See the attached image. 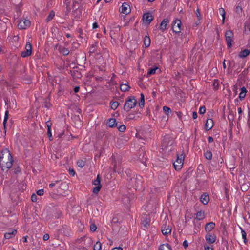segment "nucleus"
<instances>
[{
  "mask_svg": "<svg viewBox=\"0 0 250 250\" xmlns=\"http://www.w3.org/2000/svg\"><path fill=\"white\" fill-rule=\"evenodd\" d=\"M87 242L90 245L92 243V240L91 238H88L87 239Z\"/></svg>",
  "mask_w": 250,
  "mask_h": 250,
  "instance_id": "60",
  "label": "nucleus"
},
{
  "mask_svg": "<svg viewBox=\"0 0 250 250\" xmlns=\"http://www.w3.org/2000/svg\"><path fill=\"white\" fill-rule=\"evenodd\" d=\"M219 14L222 17L223 22H224V20H225V14H226V12H225V11L224 9L223 8H220L219 9Z\"/></svg>",
  "mask_w": 250,
  "mask_h": 250,
  "instance_id": "33",
  "label": "nucleus"
},
{
  "mask_svg": "<svg viewBox=\"0 0 250 250\" xmlns=\"http://www.w3.org/2000/svg\"><path fill=\"white\" fill-rule=\"evenodd\" d=\"M55 16V13L53 11H51L49 15L47 16L46 20L47 22L50 21Z\"/></svg>",
  "mask_w": 250,
  "mask_h": 250,
  "instance_id": "36",
  "label": "nucleus"
},
{
  "mask_svg": "<svg viewBox=\"0 0 250 250\" xmlns=\"http://www.w3.org/2000/svg\"><path fill=\"white\" fill-rule=\"evenodd\" d=\"M93 184L96 186H101L99 175H98L97 179L93 181Z\"/></svg>",
  "mask_w": 250,
  "mask_h": 250,
  "instance_id": "38",
  "label": "nucleus"
},
{
  "mask_svg": "<svg viewBox=\"0 0 250 250\" xmlns=\"http://www.w3.org/2000/svg\"><path fill=\"white\" fill-rule=\"evenodd\" d=\"M32 47L31 43L29 42H26L25 50L22 51L21 56L23 58H25L30 56L32 54Z\"/></svg>",
  "mask_w": 250,
  "mask_h": 250,
  "instance_id": "5",
  "label": "nucleus"
},
{
  "mask_svg": "<svg viewBox=\"0 0 250 250\" xmlns=\"http://www.w3.org/2000/svg\"><path fill=\"white\" fill-rule=\"evenodd\" d=\"M206 112V108L205 106L200 107L199 111V113L201 114H203Z\"/></svg>",
  "mask_w": 250,
  "mask_h": 250,
  "instance_id": "42",
  "label": "nucleus"
},
{
  "mask_svg": "<svg viewBox=\"0 0 250 250\" xmlns=\"http://www.w3.org/2000/svg\"><path fill=\"white\" fill-rule=\"evenodd\" d=\"M232 90L234 92L235 94L236 95L237 94V86L234 85L232 88Z\"/></svg>",
  "mask_w": 250,
  "mask_h": 250,
  "instance_id": "54",
  "label": "nucleus"
},
{
  "mask_svg": "<svg viewBox=\"0 0 250 250\" xmlns=\"http://www.w3.org/2000/svg\"><path fill=\"white\" fill-rule=\"evenodd\" d=\"M85 164V162L82 160H78L77 162V165L78 166L81 168L83 167Z\"/></svg>",
  "mask_w": 250,
  "mask_h": 250,
  "instance_id": "35",
  "label": "nucleus"
},
{
  "mask_svg": "<svg viewBox=\"0 0 250 250\" xmlns=\"http://www.w3.org/2000/svg\"><path fill=\"white\" fill-rule=\"evenodd\" d=\"M157 70L160 71V69L158 67H155L154 68H151L149 69L147 72V75H151L155 74Z\"/></svg>",
  "mask_w": 250,
  "mask_h": 250,
  "instance_id": "24",
  "label": "nucleus"
},
{
  "mask_svg": "<svg viewBox=\"0 0 250 250\" xmlns=\"http://www.w3.org/2000/svg\"><path fill=\"white\" fill-rule=\"evenodd\" d=\"M119 31H120V28L118 26L115 28V31H116L117 32V33H116L113 30H111L110 31V36H111V38L112 39L115 38L116 37V35H118V32Z\"/></svg>",
  "mask_w": 250,
  "mask_h": 250,
  "instance_id": "25",
  "label": "nucleus"
},
{
  "mask_svg": "<svg viewBox=\"0 0 250 250\" xmlns=\"http://www.w3.org/2000/svg\"><path fill=\"white\" fill-rule=\"evenodd\" d=\"M57 182H58V181H56L55 183H52L50 184L49 187L51 188H53L55 186V185H56V183Z\"/></svg>",
  "mask_w": 250,
  "mask_h": 250,
  "instance_id": "56",
  "label": "nucleus"
},
{
  "mask_svg": "<svg viewBox=\"0 0 250 250\" xmlns=\"http://www.w3.org/2000/svg\"><path fill=\"white\" fill-rule=\"evenodd\" d=\"M119 105V103L118 102H113L111 105V107L112 109L115 110L117 109Z\"/></svg>",
  "mask_w": 250,
  "mask_h": 250,
  "instance_id": "39",
  "label": "nucleus"
},
{
  "mask_svg": "<svg viewBox=\"0 0 250 250\" xmlns=\"http://www.w3.org/2000/svg\"><path fill=\"white\" fill-rule=\"evenodd\" d=\"M150 222V219L146 217L143 218L142 220V224L146 227H147L149 225Z\"/></svg>",
  "mask_w": 250,
  "mask_h": 250,
  "instance_id": "26",
  "label": "nucleus"
},
{
  "mask_svg": "<svg viewBox=\"0 0 250 250\" xmlns=\"http://www.w3.org/2000/svg\"><path fill=\"white\" fill-rule=\"evenodd\" d=\"M13 160L12 155L7 149L2 150L0 153V166L3 170L11 167Z\"/></svg>",
  "mask_w": 250,
  "mask_h": 250,
  "instance_id": "1",
  "label": "nucleus"
},
{
  "mask_svg": "<svg viewBox=\"0 0 250 250\" xmlns=\"http://www.w3.org/2000/svg\"><path fill=\"white\" fill-rule=\"evenodd\" d=\"M213 126V121L211 119H208L206 121L205 124V129L207 130L211 129Z\"/></svg>",
  "mask_w": 250,
  "mask_h": 250,
  "instance_id": "14",
  "label": "nucleus"
},
{
  "mask_svg": "<svg viewBox=\"0 0 250 250\" xmlns=\"http://www.w3.org/2000/svg\"><path fill=\"white\" fill-rule=\"evenodd\" d=\"M174 143V139L169 135H166L163 139L162 144V149L164 150H171V146Z\"/></svg>",
  "mask_w": 250,
  "mask_h": 250,
  "instance_id": "2",
  "label": "nucleus"
},
{
  "mask_svg": "<svg viewBox=\"0 0 250 250\" xmlns=\"http://www.w3.org/2000/svg\"><path fill=\"white\" fill-rule=\"evenodd\" d=\"M183 245L185 248H187L188 246V243L187 240H185L183 243Z\"/></svg>",
  "mask_w": 250,
  "mask_h": 250,
  "instance_id": "48",
  "label": "nucleus"
},
{
  "mask_svg": "<svg viewBox=\"0 0 250 250\" xmlns=\"http://www.w3.org/2000/svg\"><path fill=\"white\" fill-rule=\"evenodd\" d=\"M226 41L227 43V46L229 48H231L232 46V42H233L232 38L230 37H225Z\"/></svg>",
  "mask_w": 250,
  "mask_h": 250,
  "instance_id": "30",
  "label": "nucleus"
},
{
  "mask_svg": "<svg viewBox=\"0 0 250 250\" xmlns=\"http://www.w3.org/2000/svg\"><path fill=\"white\" fill-rule=\"evenodd\" d=\"M112 250H122V248H121V247H118V248H114L112 249Z\"/></svg>",
  "mask_w": 250,
  "mask_h": 250,
  "instance_id": "63",
  "label": "nucleus"
},
{
  "mask_svg": "<svg viewBox=\"0 0 250 250\" xmlns=\"http://www.w3.org/2000/svg\"><path fill=\"white\" fill-rule=\"evenodd\" d=\"M238 112L239 114H241L242 112V110L241 107L238 108Z\"/></svg>",
  "mask_w": 250,
  "mask_h": 250,
  "instance_id": "64",
  "label": "nucleus"
},
{
  "mask_svg": "<svg viewBox=\"0 0 250 250\" xmlns=\"http://www.w3.org/2000/svg\"><path fill=\"white\" fill-rule=\"evenodd\" d=\"M235 11L238 14H240L242 12V8L240 6H237L235 8Z\"/></svg>",
  "mask_w": 250,
  "mask_h": 250,
  "instance_id": "45",
  "label": "nucleus"
},
{
  "mask_svg": "<svg viewBox=\"0 0 250 250\" xmlns=\"http://www.w3.org/2000/svg\"><path fill=\"white\" fill-rule=\"evenodd\" d=\"M215 224L213 222L207 223L205 225V230L207 233H209L215 228Z\"/></svg>",
  "mask_w": 250,
  "mask_h": 250,
  "instance_id": "11",
  "label": "nucleus"
},
{
  "mask_svg": "<svg viewBox=\"0 0 250 250\" xmlns=\"http://www.w3.org/2000/svg\"><path fill=\"white\" fill-rule=\"evenodd\" d=\"M205 158L208 160H211L212 157V154L210 150H207L204 153Z\"/></svg>",
  "mask_w": 250,
  "mask_h": 250,
  "instance_id": "27",
  "label": "nucleus"
},
{
  "mask_svg": "<svg viewBox=\"0 0 250 250\" xmlns=\"http://www.w3.org/2000/svg\"><path fill=\"white\" fill-rule=\"evenodd\" d=\"M241 234H242V238L243 239L244 242L246 244L247 242V238H246V236H247L246 232L242 228H241Z\"/></svg>",
  "mask_w": 250,
  "mask_h": 250,
  "instance_id": "37",
  "label": "nucleus"
},
{
  "mask_svg": "<svg viewBox=\"0 0 250 250\" xmlns=\"http://www.w3.org/2000/svg\"><path fill=\"white\" fill-rule=\"evenodd\" d=\"M102 244L100 242L97 241L93 246L94 250H101Z\"/></svg>",
  "mask_w": 250,
  "mask_h": 250,
  "instance_id": "31",
  "label": "nucleus"
},
{
  "mask_svg": "<svg viewBox=\"0 0 250 250\" xmlns=\"http://www.w3.org/2000/svg\"><path fill=\"white\" fill-rule=\"evenodd\" d=\"M205 218V213L203 211L200 210L196 214V218L198 220H201Z\"/></svg>",
  "mask_w": 250,
  "mask_h": 250,
  "instance_id": "23",
  "label": "nucleus"
},
{
  "mask_svg": "<svg viewBox=\"0 0 250 250\" xmlns=\"http://www.w3.org/2000/svg\"><path fill=\"white\" fill-rule=\"evenodd\" d=\"M200 200L203 204L206 205L208 203L209 201V197L208 195L204 194L201 195L200 197Z\"/></svg>",
  "mask_w": 250,
  "mask_h": 250,
  "instance_id": "15",
  "label": "nucleus"
},
{
  "mask_svg": "<svg viewBox=\"0 0 250 250\" xmlns=\"http://www.w3.org/2000/svg\"><path fill=\"white\" fill-rule=\"evenodd\" d=\"M171 229L169 226H164L162 228V232L164 235H167L171 232Z\"/></svg>",
  "mask_w": 250,
  "mask_h": 250,
  "instance_id": "19",
  "label": "nucleus"
},
{
  "mask_svg": "<svg viewBox=\"0 0 250 250\" xmlns=\"http://www.w3.org/2000/svg\"><path fill=\"white\" fill-rule=\"evenodd\" d=\"M125 128H126V127L125 125H120L119 128H118V130L120 131V132H124L125 130Z\"/></svg>",
  "mask_w": 250,
  "mask_h": 250,
  "instance_id": "44",
  "label": "nucleus"
},
{
  "mask_svg": "<svg viewBox=\"0 0 250 250\" xmlns=\"http://www.w3.org/2000/svg\"><path fill=\"white\" fill-rule=\"evenodd\" d=\"M47 134L49 136V140H52L53 138L51 132V127H49L48 128H47Z\"/></svg>",
  "mask_w": 250,
  "mask_h": 250,
  "instance_id": "43",
  "label": "nucleus"
},
{
  "mask_svg": "<svg viewBox=\"0 0 250 250\" xmlns=\"http://www.w3.org/2000/svg\"><path fill=\"white\" fill-rule=\"evenodd\" d=\"M250 53V51L248 49H245L241 51L239 54L240 58H245L248 56Z\"/></svg>",
  "mask_w": 250,
  "mask_h": 250,
  "instance_id": "17",
  "label": "nucleus"
},
{
  "mask_svg": "<svg viewBox=\"0 0 250 250\" xmlns=\"http://www.w3.org/2000/svg\"><path fill=\"white\" fill-rule=\"evenodd\" d=\"M22 241L23 242L26 243L27 241V236H24L22 238Z\"/></svg>",
  "mask_w": 250,
  "mask_h": 250,
  "instance_id": "62",
  "label": "nucleus"
},
{
  "mask_svg": "<svg viewBox=\"0 0 250 250\" xmlns=\"http://www.w3.org/2000/svg\"><path fill=\"white\" fill-rule=\"evenodd\" d=\"M79 89H80V87L79 86H76L74 89V91L75 93L78 92L79 90Z\"/></svg>",
  "mask_w": 250,
  "mask_h": 250,
  "instance_id": "59",
  "label": "nucleus"
},
{
  "mask_svg": "<svg viewBox=\"0 0 250 250\" xmlns=\"http://www.w3.org/2000/svg\"><path fill=\"white\" fill-rule=\"evenodd\" d=\"M137 104V100L134 97H129L126 100L124 109L126 112H129L134 108Z\"/></svg>",
  "mask_w": 250,
  "mask_h": 250,
  "instance_id": "3",
  "label": "nucleus"
},
{
  "mask_svg": "<svg viewBox=\"0 0 250 250\" xmlns=\"http://www.w3.org/2000/svg\"><path fill=\"white\" fill-rule=\"evenodd\" d=\"M169 23V20L167 18L164 19L161 22L160 26V29L162 31H164L167 28V25Z\"/></svg>",
  "mask_w": 250,
  "mask_h": 250,
  "instance_id": "12",
  "label": "nucleus"
},
{
  "mask_svg": "<svg viewBox=\"0 0 250 250\" xmlns=\"http://www.w3.org/2000/svg\"><path fill=\"white\" fill-rule=\"evenodd\" d=\"M43 238L44 240H47L49 238V235L48 234H45L44 235Z\"/></svg>",
  "mask_w": 250,
  "mask_h": 250,
  "instance_id": "53",
  "label": "nucleus"
},
{
  "mask_svg": "<svg viewBox=\"0 0 250 250\" xmlns=\"http://www.w3.org/2000/svg\"><path fill=\"white\" fill-rule=\"evenodd\" d=\"M93 28H97L98 27V23L97 22H94L92 25Z\"/></svg>",
  "mask_w": 250,
  "mask_h": 250,
  "instance_id": "57",
  "label": "nucleus"
},
{
  "mask_svg": "<svg viewBox=\"0 0 250 250\" xmlns=\"http://www.w3.org/2000/svg\"><path fill=\"white\" fill-rule=\"evenodd\" d=\"M205 237L206 241L209 244L214 243L216 240V235L215 234L208 233Z\"/></svg>",
  "mask_w": 250,
  "mask_h": 250,
  "instance_id": "8",
  "label": "nucleus"
},
{
  "mask_svg": "<svg viewBox=\"0 0 250 250\" xmlns=\"http://www.w3.org/2000/svg\"><path fill=\"white\" fill-rule=\"evenodd\" d=\"M69 174L72 176H74L75 174V171L73 169L70 168L69 169Z\"/></svg>",
  "mask_w": 250,
  "mask_h": 250,
  "instance_id": "52",
  "label": "nucleus"
},
{
  "mask_svg": "<svg viewBox=\"0 0 250 250\" xmlns=\"http://www.w3.org/2000/svg\"><path fill=\"white\" fill-rule=\"evenodd\" d=\"M16 233L17 230L16 229L9 230L5 233L4 237L6 239H10L13 237Z\"/></svg>",
  "mask_w": 250,
  "mask_h": 250,
  "instance_id": "13",
  "label": "nucleus"
},
{
  "mask_svg": "<svg viewBox=\"0 0 250 250\" xmlns=\"http://www.w3.org/2000/svg\"><path fill=\"white\" fill-rule=\"evenodd\" d=\"M130 87L127 84H122L120 85V89L122 91L125 92L128 91Z\"/></svg>",
  "mask_w": 250,
  "mask_h": 250,
  "instance_id": "28",
  "label": "nucleus"
},
{
  "mask_svg": "<svg viewBox=\"0 0 250 250\" xmlns=\"http://www.w3.org/2000/svg\"><path fill=\"white\" fill-rule=\"evenodd\" d=\"M233 33L231 30H228L226 32L225 37L233 38Z\"/></svg>",
  "mask_w": 250,
  "mask_h": 250,
  "instance_id": "40",
  "label": "nucleus"
},
{
  "mask_svg": "<svg viewBox=\"0 0 250 250\" xmlns=\"http://www.w3.org/2000/svg\"><path fill=\"white\" fill-rule=\"evenodd\" d=\"M107 125L110 127H114L117 125L116 121L114 118H110L108 120Z\"/></svg>",
  "mask_w": 250,
  "mask_h": 250,
  "instance_id": "18",
  "label": "nucleus"
},
{
  "mask_svg": "<svg viewBox=\"0 0 250 250\" xmlns=\"http://www.w3.org/2000/svg\"><path fill=\"white\" fill-rule=\"evenodd\" d=\"M145 104V97L143 93L141 94V100L140 102L139 103V105L140 107H143Z\"/></svg>",
  "mask_w": 250,
  "mask_h": 250,
  "instance_id": "32",
  "label": "nucleus"
},
{
  "mask_svg": "<svg viewBox=\"0 0 250 250\" xmlns=\"http://www.w3.org/2000/svg\"><path fill=\"white\" fill-rule=\"evenodd\" d=\"M82 1V0H74L73 4L74 5V6L75 7L76 4H78L79 3H81V2Z\"/></svg>",
  "mask_w": 250,
  "mask_h": 250,
  "instance_id": "55",
  "label": "nucleus"
},
{
  "mask_svg": "<svg viewBox=\"0 0 250 250\" xmlns=\"http://www.w3.org/2000/svg\"><path fill=\"white\" fill-rule=\"evenodd\" d=\"M150 39L149 37L145 36L144 38V44L146 47H148L150 45Z\"/></svg>",
  "mask_w": 250,
  "mask_h": 250,
  "instance_id": "21",
  "label": "nucleus"
},
{
  "mask_svg": "<svg viewBox=\"0 0 250 250\" xmlns=\"http://www.w3.org/2000/svg\"><path fill=\"white\" fill-rule=\"evenodd\" d=\"M43 193H44V191H43V189H39L37 191V194L39 196L42 195L43 194Z\"/></svg>",
  "mask_w": 250,
  "mask_h": 250,
  "instance_id": "46",
  "label": "nucleus"
},
{
  "mask_svg": "<svg viewBox=\"0 0 250 250\" xmlns=\"http://www.w3.org/2000/svg\"><path fill=\"white\" fill-rule=\"evenodd\" d=\"M182 24L180 20L176 19L172 23V30L176 33H180L182 30Z\"/></svg>",
  "mask_w": 250,
  "mask_h": 250,
  "instance_id": "6",
  "label": "nucleus"
},
{
  "mask_svg": "<svg viewBox=\"0 0 250 250\" xmlns=\"http://www.w3.org/2000/svg\"><path fill=\"white\" fill-rule=\"evenodd\" d=\"M30 25V21L28 20L22 19L19 21L18 28L20 29H25Z\"/></svg>",
  "mask_w": 250,
  "mask_h": 250,
  "instance_id": "7",
  "label": "nucleus"
},
{
  "mask_svg": "<svg viewBox=\"0 0 250 250\" xmlns=\"http://www.w3.org/2000/svg\"><path fill=\"white\" fill-rule=\"evenodd\" d=\"M8 116H9L8 111L6 110L5 111V112L4 120H3V126H4V129L5 130V132H6V123H7V120L8 119Z\"/></svg>",
  "mask_w": 250,
  "mask_h": 250,
  "instance_id": "22",
  "label": "nucleus"
},
{
  "mask_svg": "<svg viewBox=\"0 0 250 250\" xmlns=\"http://www.w3.org/2000/svg\"><path fill=\"white\" fill-rule=\"evenodd\" d=\"M247 92V91L245 87L243 86L241 88V92L240 93L239 95V98L240 100H242L243 99H244L246 95Z\"/></svg>",
  "mask_w": 250,
  "mask_h": 250,
  "instance_id": "16",
  "label": "nucleus"
},
{
  "mask_svg": "<svg viewBox=\"0 0 250 250\" xmlns=\"http://www.w3.org/2000/svg\"><path fill=\"white\" fill-rule=\"evenodd\" d=\"M205 250H213V248L212 247L208 246H204Z\"/></svg>",
  "mask_w": 250,
  "mask_h": 250,
  "instance_id": "51",
  "label": "nucleus"
},
{
  "mask_svg": "<svg viewBox=\"0 0 250 250\" xmlns=\"http://www.w3.org/2000/svg\"><path fill=\"white\" fill-rule=\"evenodd\" d=\"M193 118L194 119H195L197 118V114L196 112H193Z\"/></svg>",
  "mask_w": 250,
  "mask_h": 250,
  "instance_id": "61",
  "label": "nucleus"
},
{
  "mask_svg": "<svg viewBox=\"0 0 250 250\" xmlns=\"http://www.w3.org/2000/svg\"><path fill=\"white\" fill-rule=\"evenodd\" d=\"M142 20L144 22L149 24L153 20V16L150 13H146L143 16Z\"/></svg>",
  "mask_w": 250,
  "mask_h": 250,
  "instance_id": "9",
  "label": "nucleus"
},
{
  "mask_svg": "<svg viewBox=\"0 0 250 250\" xmlns=\"http://www.w3.org/2000/svg\"><path fill=\"white\" fill-rule=\"evenodd\" d=\"M208 141L209 143L212 142L213 141V138L211 136H209L208 137Z\"/></svg>",
  "mask_w": 250,
  "mask_h": 250,
  "instance_id": "58",
  "label": "nucleus"
},
{
  "mask_svg": "<svg viewBox=\"0 0 250 250\" xmlns=\"http://www.w3.org/2000/svg\"><path fill=\"white\" fill-rule=\"evenodd\" d=\"M121 13L125 14H128L130 13L131 10L129 5L126 3H123L120 8Z\"/></svg>",
  "mask_w": 250,
  "mask_h": 250,
  "instance_id": "10",
  "label": "nucleus"
},
{
  "mask_svg": "<svg viewBox=\"0 0 250 250\" xmlns=\"http://www.w3.org/2000/svg\"><path fill=\"white\" fill-rule=\"evenodd\" d=\"M163 111L167 115H169L171 112L170 108L167 106H164L163 108Z\"/></svg>",
  "mask_w": 250,
  "mask_h": 250,
  "instance_id": "34",
  "label": "nucleus"
},
{
  "mask_svg": "<svg viewBox=\"0 0 250 250\" xmlns=\"http://www.w3.org/2000/svg\"><path fill=\"white\" fill-rule=\"evenodd\" d=\"M97 229V227L96 225L93 224L90 226V230L94 232Z\"/></svg>",
  "mask_w": 250,
  "mask_h": 250,
  "instance_id": "47",
  "label": "nucleus"
},
{
  "mask_svg": "<svg viewBox=\"0 0 250 250\" xmlns=\"http://www.w3.org/2000/svg\"><path fill=\"white\" fill-rule=\"evenodd\" d=\"M159 250H172V249L169 244H164L160 246Z\"/></svg>",
  "mask_w": 250,
  "mask_h": 250,
  "instance_id": "20",
  "label": "nucleus"
},
{
  "mask_svg": "<svg viewBox=\"0 0 250 250\" xmlns=\"http://www.w3.org/2000/svg\"><path fill=\"white\" fill-rule=\"evenodd\" d=\"M31 200L33 202H36L37 201V196L33 194L31 196Z\"/></svg>",
  "mask_w": 250,
  "mask_h": 250,
  "instance_id": "50",
  "label": "nucleus"
},
{
  "mask_svg": "<svg viewBox=\"0 0 250 250\" xmlns=\"http://www.w3.org/2000/svg\"><path fill=\"white\" fill-rule=\"evenodd\" d=\"M185 156L183 153L178 154L176 161L173 163V166L176 170H180L184 164Z\"/></svg>",
  "mask_w": 250,
  "mask_h": 250,
  "instance_id": "4",
  "label": "nucleus"
},
{
  "mask_svg": "<svg viewBox=\"0 0 250 250\" xmlns=\"http://www.w3.org/2000/svg\"><path fill=\"white\" fill-rule=\"evenodd\" d=\"M102 186H96L93 189V192L95 194H98L101 189Z\"/></svg>",
  "mask_w": 250,
  "mask_h": 250,
  "instance_id": "41",
  "label": "nucleus"
},
{
  "mask_svg": "<svg viewBox=\"0 0 250 250\" xmlns=\"http://www.w3.org/2000/svg\"><path fill=\"white\" fill-rule=\"evenodd\" d=\"M248 186L246 185H243L241 187V189L243 191H246L248 189Z\"/></svg>",
  "mask_w": 250,
  "mask_h": 250,
  "instance_id": "49",
  "label": "nucleus"
},
{
  "mask_svg": "<svg viewBox=\"0 0 250 250\" xmlns=\"http://www.w3.org/2000/svg\"><path fill=\"white\" fill-rule=\"evenodd\" d=\"M59 50L60 52L62 53L64 55H67L69 53V50L67 48L64 47H60Z\"/></svg>",
  "mask_w": 250,
  "mask_h": 250,
  "instance_id": "29",
  "label": "nucleus"
}]
</instances>
